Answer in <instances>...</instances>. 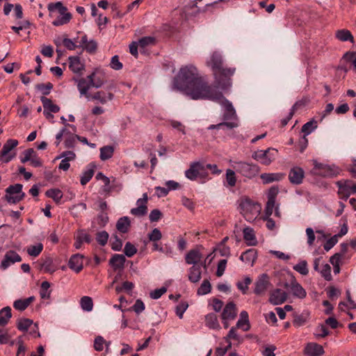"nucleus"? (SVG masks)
Returning a JSON list of instances; mask_svg holds the SVG:
<instances>
[{
	"label": "nucleus",
	"mask_w": 356,
	"mask_h": 356,
	"mask_svg": "<svg viewBox=\"0 0 356 356\" xmlns=\"http://www.w3.org/2000/svg\"><path fill=\"white\" fill-rule=\"evenodd\" d=\"M130 227V220L128 217L124 216L120 218L117 223L116 228L121 233H127Z\"/></svg>",
	"instance_id": "obj_36"
},
{
	"label": "nucleus",
	"mask_w": 356,
	"mask_h": 356,
	"mask_svg": "<svg viewBox=\"0 0 356 356\" xmlns=\"http://www.w3.org/2000/svg\"><path fill=\"white\" fill-rule=\"evenodd\" d=\"M344 58L350 63L356 70V51L348 52L344 55Z\"/></svg>",
	"instance_id": "obj_64"
},
{
	"label": "nucleus",
	"mask_w": 356,
	"mask_h": 356,
	"mask_svg": "<svg viewBox=\"0 0 356 356\" xmlns=\"http://www.w3.org/2000/svg\"><path fill=\"white\" fill-rule=\"evenodd\" d=\"M125 261L126 259L123 254H116L111 258L109 263L115 270H118L124 268Z\"/></svg>",
	"instance_id": "obj_31"
},
{
	"label": "nucleus",
	"mask_w": 356,
	"mask_h": 356,
	"mask_svg": "<svg viewBox=\"0 0 356 356\" xmlns=\"http://www.w3.org/2000/svg\"><path fill=\"white\" fill-rule=\"evenodd\" d=\"M236 307L233 302H228L223 309L221 314L222 320H234L236 317Z\"/></svg>",
	"instance_id": "obj_22"
},
{
	"label": "nucleus",
	"mask_w": 356,
	"mask_h": 356,
	"mask_svg": "<svg viewBox=\"0 0 356 356\" xmlns=\"http://www.w3.org/2000/svg\"><path fill=\"white\" fill-rule=\"evenodd\" d=\"M80 305L81 309L86 312H91L93 309V301L89 296H83L80 300Z\"/></svg>",
	"instance_id": "obj_42"
},
{
	"label": "nucleus",
	"mask_w": 356,
	"mask_h": 356,
	"mask_svg": "<svg viewBox=\"0 0 356 356\" xmlns=\"http://www.w3.org/2000/svg\"><path fill=\"white\" fill-rule=\"evenodd\" d=\"M202 257L201 253L197 250H191L186 255V262L188 264L197 265Z\"/></svg>",
	"instance_id": "obj_30"
},
{
	"label": "nucleus",
	"mask_w": 356,
	"mask_h": 356,
	"mask_svg": "<svg viewBox=\"0 0 356 356\" xmlns=\"http://www.w3.org/2000/svg\"><path fill=\"white\" fill-rule=\"evenodd\" d=\"M138 43L140 49H145L148 46L154 44L155 38L151 36L143 37L138 40Z\"/></svg>",
	"instance_id": "obj_52"
},
{
	"label": "nucleus",
	"mask_w": 356,
	"mask_h": 356,
	"mask_svg": "<svg viewBox=\"0 0 356 356\" xmlns=\"http://www.w3.org/2000/svg\"><path fill=\"white\" fill-rule=\"evenodd\" d=\"M339 197L347 200L351 194H356V183L350 180L339 181L337 182Z\"/></svg>",
	"instance_id": "obj_10"
},
{
	"label": "nucleus",
	"mask_w": 356,
	"mask_h": 356,
	"mask_svg": "<svg viewBox=\"0 0 356 356\" xmlns=\"http://www.w3.org/2000/svg\"><path fill=\"white\" fill-rule=\"evenodd\" d=\"M316 127H317V122L315 120H311L309 122H307L302 127L301 131L305 134V136L303 137L305 145H304V147H301L300 152H303L305 148L307 145V139L306 138V136H307L310 133H312V131H314Z\"/></svg>",
	"instance_id": "obj_25"
},
{
	"label": "nucleus",
	"mask_w": 356,
	"mask_h": 356,
	"mask_svg": "<svg viewBox=\"0 0 356 356\" xmlns=\"http://www.w3.org/2000/svg\"><path fill=\"white\" fill-rule=\"evenodd\" d=\"M335 35L336 38L341 42L350 41L352 43L354 42L353 35L350 31L347 29L338 30Z\"/></svg>",
	"instance_id": "obj_34"
},
{
	"label": "nucleus",
	"mask_w": 356,
	"mask_h": 356,
	"mask_svg": "<svg viewBox=\"0 0 356 356\" xmlns=\"http://www.w3.org/2000/svg\"><path fill=\"white\" fill-rule=\"evenodd\" d=\"M23 186L21 184H15L10 185L6 189V195L3 199L9 204H17L22 201L24 197L25 193L22 191Z\"/></svg>",
	"instance_id": "obj_6"
},
{
	"label": "nucleus",
	"mask_w": 356,
	"mask_h": 356,
	"mask_svg": "<svg viewBox=\"0 0 356 356\" xmlns=\"http://www.w3.org/2000/svg\"><path fill=\"white\" fill-rule=\"evenodd\" d=\"M238 126L237 122H223L217 124H211L208 129H220L223 127H227L228 129H232L236 128Z\"/></svg>",
	"instance_id": "obj_46"
},
{
	"label": "nucleus",
	"mask_w": 356,
	"mask_h": 356,
	"mask_svg": "<svg viewBox=\"0 0 356 356\" xmlns=\"http://www.w3.org/2000/svg\"><path fill=\"white\" fill-rule=\"evenodd\" d=\"M43 250V245L41 243L35 245H30L27 248V253L31 257H38Z\"/></svg>",
	"instance_id": "obj_48"
},
{
	"label": "nucleus",
	"mask_w": 356,
	"mask_h": 356,
	"mask_svg": "<svg viewBox=\"0 0 356 356\" xmlns=\"http://www.w3.org/2000/svg\"><path fill=\"white\" fill-rule=\"evenodd\" d=\"M202 277L201 266L199 265H193L188 270V280L193 282H198Z\"/></svg>",
	"instance_id": "obj_27"
},
{
	"label": "nucleus",
	"mask_w": 356,
	"mask_h": 356,
	"mask_svg": "<svg viewBox=\"0 0 356 356\" xmlns=\"http://www.w3.org/2000/svg\"><path fill=\"white\" fill-rule=\"evenodd\" d=\"M305 177V172L300 167L292 168L289 173V179L292 184L299 185L302 184Z\"/></svg>",
	"instance_id": "obj_18"
},
{
	"label": "nucleus",
	"mask_w": 356,
	"mask_h": 356,
	"mask_svg": "<svg viewBox=\"0 0 356 356\" xmlns=\"http://www.w3.org/2000/svg\"><path fill=\"white\" fill-rule=\"evenodd\" d=\"M95 165L94 164L90 165V168H88L87 170L83 172V175L81 177L80 182L81 184L84 186L87 183L90 181V180L92 179V177L94 175Z\"/></svg>",
	"instance_id": "obj_40"
},
{
	"label": "nucleus",
	"mask_w": 356,
	"mask_h": 356,
	"mask_svg": "<svg viewBox=\"0 0 356 356\" xmlns=\"http://www.w3.org/2000/svg\"><path fill=\"white\" fill-rule=\"evenodd\" d=\"M87 78L90 79L92 86L96 88H100L104 84V80L100 76H96L94 72L88 75Z\"/></svg>",
	"instance_id": "obj_51"
},
{
	"label": "nucleus",
	"mask_w": 356,
	"mask_h": 356,
	"mask_svg": "<svg viewBox=\"0 0 356 356\" xmlns=\"http://www.w3.org/2000/svg\"><path fill=\"white\" fill-rule=\"evenodd\" d=\"M114 153V147L112 145H106L100 148V159L106 161L111 159Z\"/></svg>",
	"instance_id": "obj_39"
},
{
	"label": "nucleus",
	"mask_w": 356,
	"mask_h": 356,
	"mask_svg": "<svg viewBox=\"0 0 356 356\" xmlns=\"http://www.w3.org/2000/svg\"><path fill=\"white\" fill-rule=\"evenodd\" d=\"M236 327H232L226 337H224L225 341H228V339H233L237 341V344L239 345L243 342V338L241 335H239L236 332Z\"/></svg>",
	"instance_id": "obj_41"
},
{
	"label": "nucleus",
	"mask_w": 356,
	"mask_h": 356,
	"mask_svg": "<svg viewBox=\"0 0 356 356\" xmlns=\"http://www.w3.org/2000/svg\"><path fill=\"white\" fill-rule=\"evenodd\" d=\"M239 208L241 213L247 220H252L255 218L260 211L259 204L254 202L250 198L245 197L241 200Z\"/></svg>",
	"instance_id": "obj_5"
},
{
	"label": "nucleus",
	"mask_w": 356,
	"mask_h": 356,
	"mask_svg": "<svg viewBox=\"0 0 356 356\" xmlns=\"http://www.w3.org/2000/svg\"><path fill=\"white\" fill-rule=\"evenodd\" d=\"M18 143L16 139H8L3 146L0 153V160L6 163L10 162L15 156V153H9L18 145Z\"/></svg>",
	"instance_id": "obj_11"
},
{
	"label": "nucleus",
	"mask_w": 356,
	"mask_h": 356,
	"mask_svg": "<svg viewBox=\"0 0 356 356\" xmlns=\"http://www.w3.org/2000/svg\"><path fill=\"white\" fill-rule=\"evenodd\" d=\"M47 8L49 16L51 18H54L52 24L55 26L67 24L72 19V14L67 11V7L64 6L60 1L49 3Z\"/></svg>",
	"instance_id": "obj_3"
},
{
	"label": "nucleus",
	"mask_w": 356,
	"mask_h": 356,
	"mask_svg": "<svg viewBox=\"0 0 356 356\" xmlns=\"http://www.w3.org/2000/svg\"><path fill=\"white\" fill-rule=\"evenodd\" d=\"M91 98L95 100H98L101 104H106L108 100L113 99V94L108 92L106 95L104 91H97L92 95Z\"/></svg>",
	"instance_id": "obj_35"
},
{
	"label": "nucleus",
	"mask_w": 356,
	"mask_h": 356,
	"mask_svg": "<svg viewBox=\"0 0 356 356\" xmlns=\"http://www.w3.org/2000/svg\"><path fill=\"white\" fill-rule=\"evenodd\" d=\"M147 194L144 193L143 197L137 200L138 207L131 209L130 213L135 216H143L147 212Z\"/></svg>",
	"instance_id": "obj_15"
},
{
	"label": "nucleus",
	"mask_w": 356,
	"mask_h": 356,
	"mask_svg": "<svg viewBox=\"0 0 356 356\" xmlns=\"http://www.w3.org/2000/svg\"><path fill=\"white\" fill-rule=\"evenodd\" d=\"M293 269L302 275H307L309 273L307 262L305 260L299 261L293 266Z\"/></svg>",
	"instance_id": "obj_47"
},
{
	"label": "nucleus",
	"mask_w": 356,
	"mask_h": 356,
	"mask_svg": "<svg viewBox=\"0 0 356 356\" xmlns=\"http://www.w3.org/2000/svg\"><path fill=\"white\" fill-rule=\"evenodd\" d=\"M46 195L58 203L63 197V193L59 189L52 188L46 191Z\"/></svg>",
	"instance_id": "obj_44"
},
{
	"label": "nucleus",
	"mask_w": 356,
	"mask_h": 356,
	"mask_svg": "<svg viewBox=\"0 0 356 356\" xmlns=\"http://www.w3.org/2000/svg\"><path fill=\"white\" fill-rule=\"evenodd\" d=\"M74 80L77 82V88L80 92L81 95H84L86 97H89L88 90L92 86L90 83V79H88V78L84 79L81 78L79 79H74Z\"/></svg>",
	"instance_id": "obj_24"
},
{
	"label": "nucleus",
	"mask_w": 356,
	"mask_h": 356,
	"mask_svg": "<svg viewBox=\"0 0 356 356\" xmlns=\"http://www.w3.org/2000/svg\"><path fill=\"white\" fill-rule=\"evenodd\" d=\"M137 252L136 247L130 242H127L124 248V252L128 257H133Z\"/></svg>",
	"instance_id": "obj_60"
},
{
	"label": "nucleus",
	"mask_w": 356,
	"mask_h": 356,
	"mask_svg": "<svg viewBox=\"0 0 356 356\" xmlns=\"http://www.w3.org/2000/svg\"><path fill=\"white\" fill-rule=\"evenodd\" d=\"M277 150L274 148H268L266 150H257L254 152L252 157L265 165H270L275 159Z\"/></svg>",
	"instance_id": "obj_9"
},
{
	"label": "nucleus",
	"mask_w": 356,
	"mask_h": 356,
	"mask_svg": "<svg viewBox=\"0 0 356 356\" xmlns=\"http://www.w3.org/2000/svg\"><path fill=\"white\" fill-rule=\"evenodd\" d=\"M188 307V305L187 302L184 301L181 302L177 307H176V314L179 316V318H183L184 313L187 309Z\"/></svg>",
	"instance_id": "obj_63"
},
{
	"label": "nucleus",
	"mask_w": 356,
	"mask_h": 356,
	"mask_svg": "<svg viewBox=\"0 0 356 356\" xmlns=\"http://www.w3.org/2000/svg\"><path fill=\"white\" fill-rule=\"evenodd\" d=\"M314 173L319 176L331 177L337 175L339 173L338 168L335 166H330L328 165L318 163L314 161Z\"/></svg>",
	"instance_id": "obj_12"
},
{
	"label": "nucleus",
	"mask_w": 356,
	"mask_h": 356,
	"mask_svg": "<svg viewBox=\"0 0 356 356\" xmlns=\"http://www.w3.org/2000/svg\"><path fill=\"white\" fill-rule=\"evenodd\" d=\"M108 238V234L106 231L99 232L96 235V240L97 243L104 246L107 243Z\"/></svg>",
	"instance_id": "obj_57"
},
{
	"label": "nucleus",
	"mask_w": 356,
	"mask_h": 356,
	"mask_svg": "<svg viewBox=\"0 0 356 356\" xmlns=\"http://www.w3.org/2000/svg\"><path fill=\"white\" fill-rule=\"evenodd\" d=\"M42 268L44 272L53 273L56 271V267L53 264V261L51 258H47L42 264Z\"/></svg>",
	"instance_id": "obj_55"
},
{
	"label": "nucleus",
	"mask_w": 356,
	"mask_h": 356,
	"mask_svg": "<svg viewBox=\"0 0 356 356\" xmlns=\"http://www.w3.org/2000/svg\"><path fill=\"white\" fill-rule=\"evenodd\" d=\"M22 261L21 256L14 250L8 251L1 264V268L3 270L8 268L10 265Z\"/></svg>",
	"instance_id": "obj_16"
},
{
	"label": "nucleus",
	"mask_w": 356,
	"mask_h": 356,
	"mask_svg": "<svg viewBox=\"0 0 356 356\" xmlns=\"http://www.w3.org/2000/svg\"><path fill=\"white\" fill-rule=\"evenodd\" d=\"M205 325L210 329L219 330L220 328L216 314L210 313L205 316Z\"/></svg>",
	"instance_id": "obj_29"
},
{
	"label": "nucleus",
	"mask_w": 356,
	"mask_h": 356,
	"mask_svg": "<svg viewBox=\"0 0 356 356\" xmlns=\"http://www.w3.org/2000/svg\"><path fill=\"white\" fill-rule=\"evenodd\" d=\"M211 285L208 280H204L197 291L198 296H204L211 292Z\"/></svg>",
	"instance_id": "obj_45"
},
{
	"label": "nucleus",
	"mask_w": 356,
	"mask_h": 356,
	"mask_svg": "<svg viewBox=\"0 0 356 356\" xmlns=\"http://www.w3.org/2000/svg\"><path fill=\"white\" fill-rule=\"evenodd\" d=\"M330 261L333 266V270L334 274H338L340 272V264L341 259H339V254H334L330 259Z\"/></svg>",
	"instance_id": "obj_54"
},
{
	"label": "nucleus",
	"mask_w": 356,
	"mask_h": 356,
	"mask_svg": "<svg viewBox=\"0 0 356 356\" xmlns=\"http://www.w3.org/2000/svg\"><path fill=\"white\" fill-rule=\"evenodd\" d=\"M35 153L36 152L33 148L26 149L23 152L24 156L20 158L21 162L25 163L30 161Z\"/></svg>",
	"instance_id": "obj_59"
},
{
	"label": "nucleus",
	"mask_w": 356,
	"mask_h": 356,
	"mask_svg": "<svg viewBox=\"0 0 356 356\" xmlns=\"http://www.w3.org/2000/svg\"><path fill=\"white\" fill-rule=\"evenodd\" d=\"M321 274L323 277L327 281H330L332 280L331 275V267L329 264H326L323 266V268L321 270Z\"/></svg>",
	"instance_id": "obj_61"
},
{
	"label": "nucleus",
	"mask_w": 356,
	"mask_h": 356,
	"mask_svg": "<svg viewBox=\"0 0 356 356\" xmlns=\"http://www.w3.org/2000/svg\"><path fill=\"white\" fill-rule=\"evenodd\" d=\"M50 283L47 281L42 282L40 290V296L42 299H49L51 295V291L49 290Z\"/></svg>",
	"instance_id": "obj_43"
},
{
	"label": "nucleus",
	"mask_w": 356,
	"mask_h": 356,
	"mask_svg": "<svg viewBox=\"0 0 356 356\" xmlns=\"http://www.w3.org/2000/svg\"><path fill=\"white\" fill-rule=\"evenodd\" d=\"M285 174L281 172L275 173H263L260 177L264 184H268L273 181H279L284 179Z\"/></svg>",
	"instance_id": "obj_26"
},
{
	"label": "nucleus",
	"mask_w": 356,
	"mask_h": 356,
	"mask_svg": "<svg viewBox=\"0 0 356 356\" xmlns=\"http://www.w3.org/2000/svg\"><path fill=\"white\" fill-rule=\"evenodd\" d=\"M173 86L183 91L193 99H204L211 97L209 95L216 87L208 85L199 76L197 68L191 65L180 69L178 74L174 78Z\"/></svg>",
	"instance_id": "obj_1"
},
{
	"label": "nucleus",
	"mask_w": 356,
	"mask_h": 356,
	"mask_svg": "<svg viewBox=\"0 0 356 356\" xmlns=\"http://www.w3.org/2000/svg\"><path fill=\"white\" fill-rule=\"evenodd\" d=\"M243 233L244 240L248 242V245H253L256 244L257 241L253 229L245 227L243 229Z\"/></svg>",
	"instance_id": "obj_38"
},
{
	"label": "nucleus",
	"mask_w": 356,
	"mask_h": 356,
	"mask_svg": "<svg viewBox=\"0 0 356 356\" xmlns=\"http://www.w3.org/2000/svg\"><path fill=\"white\" fill-rule=\"evenodd\" d=\"M226 181L227 184L233 187L236 185V178L235 175V172L231 169H227L226 171Z\"/></svg>",
	"instance_id": "obj_56"
},
{
	"label": "nucleus",
	"mask_w": 356,
	"mask_h": 356,
	"mask_svg": "<svg viewBox=\"0 0 356 356\" xmlns=\"http://www.w3.org/2000/svg\"><path fill=\"white\" fill-rule=\"evenodd\" d=\"M208 65L212 69L216 87L227 89L231 86L230 77L234 74L236 69L224 67L222 57L219 52L214 51L211 54Z\"/></svg>",
	"instance_id": "obj_2"
},
{
	"label": "nucleus",
	"mask_w": 356,
	"mask_h": 356,
	"mask_svg": "<svg viewBox=\"0 0 356 356\" xmlns=\"http://www.w3.org/2000/svg\"><path fill=\"white\" fill-rule=\"evenodd\" d=\"M303 104L301 103L300 102H297L294 104V105L292 106L291 109V111L290 113H289L288 116L284 119L282 120L281 121V124H282V127H285L288 122H289V120L292 118L293 115H294L295 113V111L301 106H302Z\"/></svg>",
	"instance_id": "obj_49"
},
{
	"label": "nucleus",
	"mask_w": 356,
	"mask_h": 356,
	"mask_svg": "<svg viewBox=\"0 0 356 356\" xmlns=\"http://www.w3.org/2000/svg\"><path fill=\"white\" fill-rule=\"evenodd\" d=\"M69 60H70L69 67L73 72L79 73L84 69V66L81 63L80 58L79 57H77V56L70 57Z\"/></svg>",
	"instance_id": "obj_32"
},
{
	"label": "nucleus",
	"mask_w": 356,
	"mask_h": 356,
	"mask_svg": "<svg viewBox=\"0 0 356 356\" xmlns=\"http://www.w3.org/2000/svg\"><path fill=\"white\" fill-rule=\"evenodd\" d=\"M35 88L40 90L43 95H48L53 88V84L50 82L47 83H38L35 86Z\"/></svg>",
	"instance_id": "obj_53"
},
{
	"label": "nucleus",
	"mask_w": 356,
	"mask_h": 356,
	"mask_svg": "<svg viewBox=\"0 0 356 356\" xmlns=\"http://www.w3.org/2000/svg\"><path fill=\"white\" fill-rule=\"evenodd\" d=\"M40 100L42 103L44 110L50 113H56L60 111V107L56 104H53L52 101L45 97H41Z\"/></svg>",
	"instance_id": "obj_33"
},
{
	"label": "nucleus",
	"mask_w": 356,
	"mask_h": 356,
	"mask_svg": "<svg viewBox=\"0 0 356 356\" xmlns=\"http://www.w3.org/2000/svg\"><path fill=\"white\" fill-rule=\"evenodd\" d=\"M305 354L308 356H321L325 353L323 346L316 343H308L305 348Z\"/></svg>",
	"instance_id": "obj_20"
},
{
	"label": "nucleus",
	"mask_w": 356,
	"mask_h": 356,
	"mask_svg": "<svg viewBox=\"0 0 356 356\" xmlns=\"http://www.w3.org/2000/svg\"><path fill=\"white\" fill-rule=\"evenodd\" d=\"M69 268L76 273H79L83 269V256L79 254L72 255L68 263Z\"/></svg>",
	"instance_id": "obj_23"
},
{
	"label": "nucleus",
	"mask_w": 356,
	"mask_h": 356,
	"mask_svg": "<svg viewBox=\"0 0 356 356\" xmlns=\"http://www.w3.org/2000/svg\"><path fill=\"white\" fill-rule=\"evenodd\" d=\"M162 238V234L158 228H154L148 234V238L152 242H159Z\"/></svg>",
	"instance_id": "obj_58"
},
{
	"label": "nucleus",
	"mask_w": 356,
	"mask_h": 356,
	"mask_svg": "<svg viewBox=\"0 0 356 356\" xmlns=\"http://www.w3.org/2000/svg\"><path fill=\"white\" fill-rule=\"evenodd\" d=\"M287 299V293L280 289H276L270 293L269 302L273 305H281Z\"/></svg>",
	"instance_id": "obj_17"
},
{
	"label": "nucleus",
	"mask_w": 356,
	"mask_h": 356,
	"mask_svg": "<svg viewBox=\"0 0 356 356\" xmlns=\"http://www.w3.org/2000/svg\"><path fill=\"white\" fill-rule=\"evenodd\" d=\"M284 287L290 291L292 295L298 298L303 299L307 296V292L303 287L297 282L295 277H292L290 283L286 282Z\"/></svg>",
	"instance_id": "obj_14"
},
{
	"label": "nucleus",
	"mask_w": 356,
	"mask_h": 356,
	"mask_svg": "<svg viewBox=\"0 0 356 356\" xmlns=\"http://www.w3.org/2000/svg\"><path fill=\"white\" fill-rule=\"evenodd\" d=\"M239 259L243 262L252 267L257 259V250L254 248L249 249L243 252Z\"/></svg>",
	"instance_id": "obj_21"
},
{
	"label": "nucleus",
	"mask_w": 356,
	"mask_h": 356,
	"mask_svg": "<svg viewBox=\"0 0 356 356\" xmlns=\"http://www.w3.org/2000/svg\"><path fill=\"white\" fill-rule=\"evenodd\" d=\"M35 300L34 296H30L24 299H19L14 302L13 307L15 309L19 311L25 310L33 301Z\"/></svg>",
	"instance_id": "obj_28"
},
{
	"label": "nucleus",
	"mask_w": 356,
	"mask_h": 356,
	"mask_svg": "<svg viewBox=\"0 0 356 356\" xmlns=\"http://www.w3.org/2000/svg\"><path fill=\"white\" fill-rule=\"evenodd\" d=\"M209 96H211V97H206L205 99L217 102L224 107L225 111L222 118L225 122L229 120H235L234 122H236V113L232 104L218 90V87L216 86Z\"/></svg>",
	"instance_id": "obj_4"
},
{
	"label": "nucleus",
	"mask_w": 356,
	"mask_h": 356,
	"mask_svg": "<svg viewBox=\"0 0 356 356\" xmlns=\"http://www.w3.org/2000/svg\"><path fill=\"white\" fill-rule=\"evenodd\" d=\"M167 291V288L162 286L150 292V298L154 300L160 298Z\"/></svg>",
	"instance_id": "obj_62"
},
{
	"label": "nucleus",
	"mask_w": 356,
	"mask_h": 356,
	"mask_svg": "<svg viewBox=\"0 0 356 356\" xmlns=\"http://www.w3.org/2000/svg\"><path fill=\"white\" fill-rule=\"evenodd\" d=\"M233 168L237 173L248 179L256 177L260 171L257 165L242 161L235 162Z\"/></svg>",
	"instance_id": "obj_7"
},
{
	"label": "nucleus",
	"mask_w": 356,
	"mask_h": 356,
	"mask_svg": "<svg viewBox=\"0 0 356 356\" xmlns=\"http://www.w3.org/2000/svg\"><path fill=\"white\" fill-rule=\"evenodd\" d=\"M12 316L11 308L5 307L0 310V326H5L8 324Z\"/></svg>",
	"instance_id": "obj_37"
},
{
	"label": "nucleus",
	"mask_w": 356,
	"mask_h": 356,
	"mask_svg": "<svg viewBox=\"0 0 356 356\" xmlns=\"http://www.w3.org/2000/svg\"><path fill=\"white\" fill-rule=\"evenodd\" d=\"M32 323L33 321L29 318H21L17 323V327L19 330L25 332L28 330Z\"/></svg>",
	"instance_id": "obj_50"
},
{
	"label": "nucleus",
	"mask_w": 356,
	"mask_h": 356,
	"mask_svg": "<svg viewBox=\"0 0 356 356\" xmlns=\"http://www.w3.org/2000/svg\"><path fill=\"white\" fill-rule=\"evenodd\" d=\"M270 285L269 276L263 273L255 281L254 293L257 296L264 295Z\"/></svg>",
	"instance_id": "obj_13"
},
{
	"label": "nucleus",
	"mask_w": 356,
	"mask_h": 356,
	"mask_svg": "<svg viewBox=\"0 0 356 356\" xmlns=\"http://www.w3.org/2000/svg\"><path fill=\"white\" fill-rule=\"evenodd\" d=\"M310 312L304 310L301 313L294 312L293 314V325L296 327L305 325L309 320Z\"/></svg>",
	"instance_id": "obj_19"
},
{
	"label": "nucleus",
	"mask_w": 356,
	"mask_h": 356,
	"mask_svg": "<svg viewBox=\"0 0 356 356\" xmlns=\"http://www.w3.org/2000/svg\"><path fill=\"white\" fill-rule=\"evenodd\" d=\"M185 176L190 180H195L200 178L204 182V180L208 177V172L206 170L205 166L200 162H193L191 163L190 168L186 170Z\"/></svg>",
	"instance_id": "obj_8"
}]
</instances>
